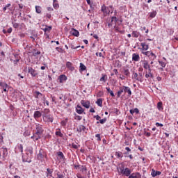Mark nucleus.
Here are the masks:
<instances>
[{"mask_svg":"<svg viewBox=\"0 0 178 178\" xmlns=\"http://www.w3.org/2000/svg\"><path fill=\"white\" fill-rule=\"evenodd\" d=\"M35 133L33 136L31 137L32 140L34 141H38V140L41 139V136L44 134V128H42V125L39 123L35 124Z\"/></svg>","mask_w":178,"mask_h":178,"instance_id":"f257e3e1","label":"nucleus"},{"mask_svg":"<svg viewBox=\"0 0 178 178\" xmlns=\"http://www.w3.org/2000/svg\"><path fill=\"white\" fill-rule=\"evenodd\" d=\"M118 175L120 176H125L127 177H129L130 175H131V170L129 168H124V165L120 164L117 168Z\"/></svg>","mask_w":178,"mask_h":178,"instance_id":"f03ea898","label":"nucleus"},{"mask_svg":"<svg viewBox=\"0 0 178 178\" xmlns=\"http://www.w3.org/2000/svg\"><path fill=\"white\" fill-rule=\"evenodd\" d=\"M42 119L44 122H46V123H52L54 122V117L51 114L44 115Z\"/></svg>","mask_w":178,"mask_h":178,"instance_id":"7ed1b4c3","label":"nucleus"},{"mask_svg":"<svg viewBox=\"0 0 178 178\" xmlns=\"http://www.w3.org/2000/svg\"><path fill=\"white\" fill-rule=\"evenodd\" d=\"M102 12H103L104 16H108L109 13H111V10H109V7H107L105 5H103L101 8Z\"/></svg>","mask_w":178,"mask_h":178,"instance_id":"20e7f679","label":"nucleus"},{"mask_svg":"<svg viewBox=\"0 0 178 178\" xmlns=\"http://www.w3.org/2000/svg\"><path fill=\"white\" fill-rule=\"evenodd\" d=\"M145 79H154V74H152L151 68L145 70Z\"/></svg>","mask_w":178,"mask_h":178,"instance_id":"39448f33","label":"nucleus"},{"mask_svg":"<svg viewBox=\"0 0 178 178\" xmlns=\"http://www.w3.org/2000/svg\"><path fill=\"white\" fill-rule=\"evenodd\" d=\"M57 155V159L59 161V162H65V154L62 152H58L56 153Z\"/></svg>","mask_w":178,"mask_h":178,"instance_id":"423d86ee","label":"nucleus"},{"mask_svg":"<svg viewBox=\"0 0 178 178\" xmlns=\"http://www.w3.org/2000/svg\"><path fill=\"white\" fill-rule=\"evenodd\" d=\"M95 119H96V120H99L97 122V124H98V123H100L101 124H104V123H106V118H104L103 119L101 120V116L99 115H95L94 116Z\"/></svg>","mask_w":178,"mask_h":178,"instance_id":"0eeeda50","label":"nucleus"},{"mask_svg":"<svg viewBox=\"0 0 178 178\" xmlns=\"http://www.w3.org/2000/svg\"><path fill=\"white\" fill-rule=\"evenodd\" d=\"M140 45L142 47V48L140 49L141 54H143V52H145V51H148V49H149V46L147 44L146 42L140 43Z\"/></svg>","mask_w":178,"mask_h":178,"instance_id":"6e6552de","label":"nucleus"},{"mask_svg":"<svg viewBox=\"0 0 178 178\" xmlns=\"http://www.w3.org/2000/svg\"><path fill=\"white\" fill-rule=\"evenodd\" d=\"M28 73H29L32 76V77H35V76H37V74H38L37 73V71H35V70H34L31 67H28Z\"/></svg>","mask_w":178,"mask_h":178,"instance_id":"1a4fd4ad","label":"nucleus"},{"mask_svg":"<svg viewBox=\"0 0 178 178\" xmlns=\"http://www.w3.org/2000/svg\"><path fill=\"white\" fill-rule=\"evenodd\" d=\"M41 116H42V113L40 111H36L33 113V118L35 120H38Z\"/></svg>","mask_w":178,"mask_h":178,"instance_id":"9d476101","label":"nucleus"},{"mask_svg":"<svg viewBox=\"0 0 178 178\" xmlns=\"http://www.w3.org/2000/svg\"><path fill=\"white\" fill-rule=\"evenodd\" d=\"M142 65L145 70H149V69H151V65H149V64L148 63V61L146 60L143 61Z\"/></svg>","mask_w":178,"mask_h":178,"instance_id":"9b49d317","label":"nucleus"},{"mask_svg":"<svg viewBox=\"0 0 178 178\" xmlns=\"http://www.w3.org/2000/svg\"><path fill=\"white\" fill-rule=\"evenodd\" d=\"M81 104L83 106H84V108H86L87 109H88V108H90V106L91 105L89 101L86 100H81Z\"/></svg>","mask_w":178,"mask_h":178,"instance_id":"f8f14e48","label":"nucleus"},{"mask_svg":"<svg viewBox=\"0 0 178 178\" xmlns=\"http://www.w3.org/2000/svg\"><path fill=\"white\" fill-rule=\"evenodd\" d=\"M129 178H141V174L140 172H133L128 177Z\"/></svg>","mask_w":178,"mask_h":178,"instance_id":"ddd939ff","label":"nucleus"},{"mask_svg":"<svg viewBox=\"0 0 178 178\" xmlns=\"http://www.w3.org/2000/svg\"><path fill=\"white\" fill-rule=\"evenodd\" d=\"M124 92H127L128 94V97H131V89L129 87L123 86Z\"/></svg>","mask_w":178,"mask_h":178,"instance_id":"4468645a","label":"nucleus"},{"mask_svg":"<svg viewBox=\"0 0 178 178\" xmlns=\"http://www.w3.org/2000/svg\"><path fill=\"white\" fill-rule=\"evenodd\" d=\"M132 60H134V62H139L140 55L138 54L134 53L132 54Z\"/></svg>","mask_w":178,"mask_h":178,"instance_id":"2eb2a0df","label":"nucleus"},{"mask_svg":"<svg viewBox=\"0 0 178 178\" xmlns=\"http://www.w3.org/2000/svg\"><path fill=\"white\" fill-rule=\"evenodd\" d=\"M76 111L79 115H82L84 113V109L80 105L76 106Z\"/></svg>","mask_w":178,"mask_h":178,"instance_id":"dca6fc26","label":"nucleus"},{"mask_svg":"<svg viewBox=\"0 0 178 178\" xmlns=\"http://www.w3.org/2000/svg\"><path fill=\"white\" fill-rule=\"evenodd\" d=\"M151 175L152 177H156V176H161V175H162V172L155 171V170L152 169Z\"/></svg>","mask_w":178,"mask_h":178,"instance_id":"f3484780","label":"nucleus"},{"mask_svg":"<svg viewBox=\"0 0 178 178\" xmlns=\"http://www.w3.org/2000/svg\"><path fill=\"white\" fill-rule=\"evenodd\" d=\"M59 83H63L64 81H66L67 80V76L65 74H61L58 77Z\"/></svg>","mask_w":178,"mask_h":178,"instance_id":"a211bd4d","label":"nucleus"},{"mask_svg":"<svg viewBox=\"0 0 178 178\" xmlns=\"http://www.w3.org/2000/svg\"><path fill=\"white\" fill-rule=\"evenodd\" d=\"M66 67L73 72L74 70V67H73V64L71 62L67 61L66 63Z\"/></svg>","mask_w":178,"mask_h":178,"instance_id":"6ab92c4d","label":"nucleus"},{"mask_svg":"<svg viewBox=\"0 0 178 178\" xmlns=\"http://www.w3.org/2000/svg\"><path fill=\"white\" fill-rule=\"evenodd\" d=\"M150 62V65H154V61L156 59V55L155 54H152L151 56L149 57Z\"/></svg>","mask_w":178,"mask_h":178,"instance_id":"aec40b11","label":"nucleus"},{"mask_svg":"<svg viewBox=\"0 0 178 178\" xmlns=\"http://www.w3.org/2000/svg\"><path fill=\"white\" fill-rule=\"evenodd\" d=\"M124 92V89L123 86L120 87V90L117 92L118 98H120V96L122 95V94H123Z\"/></svg>","mask_w":178,"mask_h":178,"instance_id":"412c9836","label":"nucleus"},{"mask_svg":"<svg viewBox=\"0 0 178 178\" xmlns=\"http://www.w3.org/2000/svg\"><path fill=\"white\" fill-rule=\"evenodd\" d=\"M45 156V154L42 152H41V150H40L39 154H38V159L39 161H42V159H44V157Z\"/></svg>","mask_w":178,"mask_h":178,"instance_id":"4be33fe9","label":"nucleus"},{"mask_svg":"<svg viewBox=\"0 0 178 178\" xmlns=\"http://www.w3.org/2000/svg\"><path fill=\"white\" fill-rule=\"evenodd\" d=\"M132 79H134L137 81H143L141 78L138 77V74L137 72H133Z\"/></svg>","mask_w":178,"mask_h":178,"instance_id":"5701e85b","label":"nucleus"},{"mask_svg":"<svg viewBox=\"0 0 178 178\" xmlns=\"http://www.w3.org/2000/svg\"><path fill=\"white\" fill-rule=\"evenodd\" d=\"M51 112V111L49 110V108H44L42 111V116H47L48 115H49V113Z\"/></svg>","mask_w":178,"mask_h":178,"instance_id":"b1692460","label":"nucleus"},{"mask_svg":"<svg viewBox=\"0 0 178 178\" xmlns=\"http://www.w3.org/2000/svg\"><path fill=\"white\" fill-rule=\"evenodd\" d=\"M76 131L81 133V131H86V127L84 125H79L76 129Z\"/></svg>","mask_w":178,"mask_h":178,"instance_id":"393cba45","label":"nucleus"},{"mask_svg":"<svg viewBox=\"0 0 178 178\" xmlns=\"http://www.w3.org/2000/svg\"><path fill=\"white\" fill-rule=\"evenodd\" d=\"M143 55H145V56H147V58H149V57L152 56V54H154L152 51H142Z\"/></svg>","mask_w":178,"mask_h":178,"instance_id":"a878e982","label":"nucleus"},{"mask_svg":"<svg viewBox=\"0 0 178 178\" xmlns=\"http://www.w3.org/2000/svg\"><path fill=\"white\" fill-rule=\"evenodd\" d=\"M123 72L126 77H130V70L129 68H124Z\"/></svg>","mask_w":178,"mask_h":178,"instance_id":"bb28decb","label":"nucleus"},{"mask_svg":"<svg viewBox=\"0 0 178 178\" xmlns=\"http://www.w3.org/2000/svg\"><path fill=\"white\" fill-rule=\"evenodd\" d=\"M84 70H87V67H86L83 63H81L79 66V72H84Z\"/></svg>","mask_w":178,"mask_h":178,"instance_id":"cd10ccee","label":"nucleus"},{"mask_svg":"<svg viewBox=\"0 0 178 178\" xmlns=\"http://www.w3.org/2000/svg\"><path fill=\"white\" fill-rule=\"evenodd\" d=\"M67 122H69V119L68 118H65L64 120H62L60 122L61 126H63V127H66V124H67Z\"/></svg>","mask_w":178,"mask_h":178,"instance_id":"c85d7f7f","label":"nucleus"},{"mask_svg":"<svg viewBox=\"0 0 178 178\" xmlns=\"http://www.w3.org/2000/svg\"><path fill=\"white\" fill-rule=\"evenodd\" d=\"M139 35H140V32L137 31H134L132 32V37H134V38H138Z\"/></svg>","mask_w":178,"mask_h":178,"instance_id":"c756f323","label":"nucleus"},{"mask_svg":"<svg viewBox=\"0 0 178 178\" xmlns=\"http://www.w3.org/2000/svg\"><path fill=\"white\" fill-rule=\"evenodd\" d=\"M106 90L107 92H108V94H110V95H111V97H115V93H113V91H112L111 90V88L106 87Z\"/></svg>","mask_w":178,"mask_h":178,"instance_id":"7c9ffc66","label":"nucleus"},{"mask_svg":"<svg viewBox=\"0 0 178 178\" xmlns=\"http://www.w3.org/2000/svg\"><path fill=\"white\" fill-rule=\"evenodd\" d=\"M56 136H58V137H63V134L60 131V129H56Z\"/></svg>","mask_w":178,"mask_h":178,"instance_id":"2f4dec72","label":"nucleus"},{"mask_svg":"<svg viewBox=\"0 0 178 178\" xmlns=\"http://www.w3.org/2000/svg\"><path fill=\"white\" fill-rule=\"evenodd\" d=\"M53 6L54 9H58L59 8V3H58V0L53 1Z\"/></svg>","mask_w":178,"mask_h":178,"instance_id":"473e14b6","label":"nucleus"},{"mask_svg":"<svg viewBox=\"0 0 178 178\" xmlns=\"http://www.w3.org/2000/svg\"><path fill=\"white\" fill-rule=\"evenodd\" d=\"M102 99H97V100L96 101L97 105H98V106H100V108H102Z\"/></svg>","mask_w":178,"mask_h":178,"instance_id":"72a5a7b5","label":"nucleus"},{"mask_svg":"<svg viewBox=\"0 0 178 178\" xmlns=\"http://www.w3.org/2000/svg\"><path fill=\"white\" fill-rule=\"evenodd\" d=\"M72 35H74V37H79V35H80V33L79 32V31H77L76 29H73L72 30Z\"/></svg>","mask_w":178,"mask_h":178,"instance_id":"f704fd0d","label":"nucleus"},{"mask_svg":"<svg viewBox=\"0 0 178 178\" xmlns=\"http://www.w3.org/2000/svg\"><path fill=\"white\" fill-rule=\"evenodd\" d=\"M42 10V8H41V6H35V12H36V13L40 14V13H41Z\"/></svg>","mask_w":178,"mask_h":178,"instance_id":"c9c22d12","label":"nucleus"},{"mask_svg":"<svg viewBox=\"0 0 178 178\" xmlns=\"http://www.w3.org/2000/svg\"><path fill=\"white\" fill-rule=\"evenodd\" d=\"M115 67H118V68L122 67V63H120V62L119 61V60H115Z\"/></svg>","mask_w":178,"mask_h":178,"instance_id":"e433bc0d","label":"nucleus"},{"mask_svg":"<svg viewBox=\"0 0 178 178\" xmlns=\"http://www.w3.org/2000/svg\"><path fill=\"white\" fill-rule=\"evenodd\" d=\"M42 30L44 33H47V31H51V30H52V26H46V27Z\"/></svg>","mask_w":178,"mask_h":178,"instance_id":"4c0bfd02","label":"nucleus"},{"mask_svg":"<svg viewBox=\"0 0 178 178\" xmlns=\"http://www.w3.org/2000/svg\"><path fill=\"white\" fill-rule=\"evenodd\" d=\"M115 156H117V158H123V153L121 152H116Z\"/></svg>","mask_w":178,"mask_h":178,"instance_id":"58836bf2","label":"nucleus"},{"mask_svg":"<svg viewBox=\"0 0 178 178\" xmlns=\"http://www.w3.org/2000/svg\"><path fill=\"white\" fill-rule=\"evenodd\" d=\"M162 102H159L157 103V108L159 109V111H161V109H163V108L162 107Z\"/></svg>","mask_w":178,"mask_h":178,"instance_id":"ea45409f","label":"nucleus"},{"mask_svg":"<svg viewBox=\"0 0 178 178\" xmlns=\"http://www.w3.org/2000/svg\"><path fill=\"white\" fill-rule=\"evenodd\" d=\"M159 63L161 66V67H166V63L162 60H159Z\"/></svg>","mask_w":178,"mask_h":178,"instance_id":"a19ab883","label":"nucleus"},{"mask_svg":"<svg viewBox=\"0 0 178 178\" xmlns=\"http://www.w3.org/2000/svg\"><path fill=\"white\" fill-rule=\"evenodd\" d=\"M17 148L19 152H23V145H18Z\"/></svg>","mask_w":178,"mask_h":178,"instance_id":"79ce46f5","label":"nucleus"},{"mask_svg":"<svg viewBox=\"0 0 178 178\" xmlns=\"http://www.w3.org/2000/svg\"><path fill=\"white\" fill-rule=\"evenodd\" d=\"M106 75H103L102 77L100 79V81H103L104 83L106 82Z\"/></svg>","mask_w":178,"mask_h":178,"instance_id":"37998d69","label":"nucleus"},{"mask_svg":"<svg viewBox=\"0 0 178 178\" xmlns=\"http://www.w3.org/2000/svg\"><path fill=\"white\" fill-rule=\"evenodd\" d=\"M156 16V12L153 11L152 13H150L149 14V17L154 18Z\"/></svg>","mask_w":178,"mask_h":178,"instance_id":"c03bdc74","label":"nucleus"},{"mask_svg":"<svg viewBox=\"0 0 178 178\" xmlns=\"http://www.w3.org/2000/svg\"><path fill=\"white\" fill-rule=\"evenodd\" d=\"M81 172H83V173H87V168L84 165L81 166Z\"/></svg>","mask_w":178,"mask_h":178,"instance_id":"a18cd8bd","label":"nucleus"},{"mask_svg":"<svg viewBox=\"0 0 178 178\" xmlns=\"http://www.w3.org/2000/svg\"><path fill=\"white\" fill-rule=\"evenodd\" d=\"M0 87H1L2 88H6V87H8V84L0 82Z\"/></svg>","mask_w":178,"mask_h":178,"instance_id":"49530a36","label":"nucleus"},{"mask_svg":"<svg viewBox=\"0 0 178 178\" xmlns=\"http://www.w3.org/2000/svg\"><path fill=\"white\" fill-rule=\"evenodd\" d=\"M56 178H65V175H63V173L58 172L57 173V177Z\"/></svg>","mask_w":178,"mask_h":178,"instance_id":"de8ad7c7","label":"nucleus"},{"mask_svg":"<svg viewBox=\"0 0 178 178\" xmlns=\"http://www.w3.org/2000/svg\"><path fill=\"white\" fill-rule=\"evenodd\" d=\"M141 31H145L146 34H148L149 31L148 29H147V27L143 26L141 28Z\"/></svg>","mask_w":178,"mask_h":178,"instance_id":"09e8293b","label":"nucleus"},{"mask_svg":"<svg viewBox=\"0 0 178 178\" xmlns=\"http://www.w3.org/2000/svg\"><path fill=\"white\" fill-rule=\"evenodd\" d=\"M97 97H104V92L99 90V91L97 92Z\"/></svg>","mask_w":178,"mask_h":178,"instance_id":"8fccbe9b","label":"nucleus"},{"mask_svg":"<svg viewBox=\"0 0 178 178\" xmlns=\"http://www.w3.org/2000/svg\"><path fill=\"white\" fill-rule=\"evenodd\" d=\"M118 17H111V22H115V23H118Z\"/></svg>","mask_w":178,"mask_h":178,"instance_id":"3c124183","label":"nucleus"},{"mask_svg":"<svg viewBox=\"0 0 178 178\" xmlns=\"http://www.w3.org/2000/svg\"><path fill=\"white\" fill-rule=\"evenodd\" d=\"M95 137L97 138V141H101V135L99 134H97Z\"/></svg>","mask_w":178,"mask_h":178,"instance_id":"603ef678","label":"nucleus"},{"mask_svg":"<svg viewBox=\"0 0 178 178\" xmlns=\"http://www.w3.org/2000/svg\"><path fill=\"white\" fill-rule=\"evenodd\" d=\"M72 147L74 148V149H77L79 148V146L74 143H72Z\"/></svg>","mask_w":178,"mask_h":178,"instance_id":"864d4df0","label":"nucleus"},{"mask_svg":"<svg viewBox=\"0 0 178 178\" xmlns=\"http://www.w3.org/2000/svg\"><path fill=\"white\" fill-rule=\"evenodd\" d=\"M75 119L76 120H81V119H83V117H81L80 115H75Z\"/></svg>","mask_w":178,"mask_h":178,"instance_id":"5fc2aeb1","label":"nucleus"},{"mask_svg":"<svg viewBox=\"0 0 178 178\" xmlns=\"http://www.w3.org/2000/svg\"><path fill=\"white\" fill-rule=\"evenodd\" d=\"M156 127H163V124H161L159 122L156 123Z\"/></svg>","mask_w":178,"mask_h":178,"instance_id":"6e6d98bb","label":"nucleus"},{"mask_svg":"<svg viewBox=\"0 0 178 178\" xmlns=\"http://www.w3.org/2000/svg\"><path fill=\"white\" fill-rule=\"evenodd\" d=\"M144 135L146 136V137H151V133L145 131Z\"/></svg>","mask_w":178,"mask_h":178,"instance_id":"4d7b16f0","label":"nucleus"},{"mask_svg":"<svg viewBox=\"0 0 178 178\" xmlns=\"http://www.w3.org/2000/svg\"><path fill=\"white\" fill-rule=\"evenodd\" d=\"M125 149L127 151L126 154H129V152H130L131 151V149H130V147H125Z\"/></svg>","mask_w":178,"mask_h":178,"instance_id":"13d9d810","label":"nucleus"},{"mask_svg":"<svg viewBox=\"0 0 178 178\" xmlns=\"http://www.w3.org/2000/svg\"><path fill=\"white\" fill-rule=\"evenodd\" d=\"M56 50L58 52H63V49H62V48H60V47H56Z\"/></svg>","mask_w":178,"mask_h":178,"instance_id":"bf43d9fd","label":"nucleus"},{"mask_svg":"<svg viewBox=\"0 0 178 178\" xmlns=\"http://www.w3.org/2000/svg\"><path fill=\"white\" fill-rule=\"evenodd\" d=\"M120 80H126V76L124 75L120 74Z\"/></svg>","mask_w":178,"mask_h":178,"instance_id":"052dcab7","label":"nucleus"},{"mask_svg":"<svg viewBox=\"0 0 178 178\" xmlns=\"http://www.w3.org/2000/svg\"><path fill=\"white\" fill-rule=\"evenodd\" d=\"M13 24L14 29H17L19 27V24L17 23H13Z\"/></svg>","mask_w":178,"mask_h":178,"instance_id":"680f3d73","label":"nucleus"},{"mask_svg":"<svg viewBox=\"0 0 178 178\" xmlns=\"http://www.w3.org/2000/svg\"><path fill=\"white\" fill-rule=\"evenodd\" d=\"M96 56H99V58H104V56H102V53H96Z\"/></svg>","mask_w":178,"mask_h":178,"instance_id":"e2e57ef3","label":"nucleus"},{"mask_svg":"<svg viewBox=\"0 0 178 178\" xmlns=\"http://www.w3.org/2000/svg\"><path fill=\"white\" fill-rule=\"evenodd\" d=\"M113 72L115 73V74L116 76H118V74H119V72L118 71V69H114V70H113Z\"/></svg>","mask_w":178,"mask_h":178,"instance_id":"0e129e2a","label":"nucleus"},{"mask_svg":"<svg viewBox=\"0 0 178 178\" xmlns=\"http://www.w3.org/2000/svg\"><path fill=\"white\" fill-rule=\"evenodd\" d=\"M134 113H140V111L137 108H134Z\"/></svg>","mask_w":178,"mask_h":178,"instance_id":"69168bd1","label":"nucleus"},{"mask_svg":"<svg viewBox=\"0 0 178 178\" xmlns=\"http://www.w3.org/2000/svg\"><path fill=\"white\" fill-rule=\"evenodd\" d=\"M46 17L47 19H51L52 17V15H51V14H47Z\"/></svg>","mask_w":178,"mask_h":178,"instance_id":"338daca9","label":"nucleus"},{"mask_svg":"<svg viewBox=\"0 0 178 178\" xmlns=\"http://www.w3.org/2000/svg\"><path fill=\"white\" fill-rule=\"evenodd\" d=\"M12 28H9L8 30H7V33H8V34H10V33H12Z\"/></svg>","mask_w":178,"mask_h":178,"instance_id":"774afa93","label":"nucleus"}]
</instances>
